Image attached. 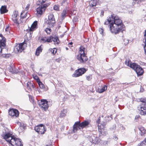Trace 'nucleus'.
Instances as JSON below:
<instances>
[{
	"label": "nucleus",
	"mask_w": 146,
	"mask_h": 146,
	"mask_svg": "<svg viewBox=\"0 0 146 146\" xmlns=\"http://www.w3.org/2000/svg\"><path fill=\"white\" fill-rule=\"evenodd\" d=\"M109 24L110 30L112 33L115 34L119 33L120 32H123L125 29V25L118 17L111 15V17L108 18L104 24Z\"/></svg>",
	"instance_id": "nucleus-1"
},
{
	"label": "nucleus",
	"mask_w": 146,
	"mask_h": 146,
	"mask_svg": "<svg viewBox=\"0 0 146 146\" xmlns=\"http://www.w3.org/2000/svg\"><path fill=\"white\" fill-rule=\"evenodd\" d=\"M1 136L12 146H23L20 139L14 137L12 134L5 130H3Z\"/></svg>",
	"instance_id": "nucleus-2"
},
{
	"label": "nucleus",
	"mask_w": 146,
	"mask_h": 146,
	"mask_svg": "<svg viewBox=\"0 0 146 146\" xmlns=\"http://www.w3.org/2000/svg\"><path fill=\"white\" fill-rule=\"evenodd\" d=\"M87 54V49L84 46H81L79 48L78 54L77 56V59L81 63H85L88 59Z\"/></svg>",
	"instance_id": "nucleus-3"
},
{
	"label": "nucleus",
	"mask_w": 146,
	"mask_h": 146,
	"mask_svg": "<svg viewBox=\"0 0 146 146\" xmlns=\"http://www.w3.org/2000/svg\"><path fill=\"white\" fill-rule=\"evenodd\" d=\"M50 103V102L47 101L46 100L42 99L38 101V104L39 106L42 110L46 111L48 108V104Z\"/></svg>",
	"instance_id": "nucleus-4"
},
{
	"label": "nucleus",
	"mask_w": 146,
	"mask_h": 146,
	"mask_svg": "<svg viewBox=\"0 0 146 146\" xmlns=\"http://www.w3.org/2000/svg\"><path fill=\"white\" fill-rule=\"evenodd\" d=\"M26 45L24 42L17 44L14 48L15 52L16 53L21 52L24 50L25 47L27 46Z\"/></svg>",
	"instance_id": "nucleus-5"
},
{
	"label": "nucleus",
	"mask_w": 146,
	"mask_h": 146,
	"mask_svg": "<svg viewBox=\"0 0 146 146\" xmlns=\"http://www.w3.org/2000/svg\"><path fill=\"white\" fill-rule=\"evenodd\" d=\"M35 131L39 134H44L46 131V129L42 124H40L35 127Z\"/></svg>",
	"instance_id": "nucleus-6"
},
{
	"label": "nucleus",
	"mask_w": 146,
	"mask_h": 146,
	"mask_svg": "<svg viewBox=\"0 0 146 146\" xmlns=\"http://www.w3.org/2000/svg\"><path fill=\"white\" fill-rule=\"evenodd\" d=\"M86 69L84 68H80L76 70L74 73L72 75V76L75 77H77L82 76L86 72Z\"/></svg>",
	"instance_id": "nucleus-7"
},
{
	"label": "nucleus",
	"mask_w": 146,
	"mask_h": 146,
	"mask_svg": "<svg viewBox=\"0 0 146 146\" xmlns=\"http://www.w3.org/2000/svg\"><path fill=\"white\" fill-rule=\"evenodd\" d=\"M125 64L128 66L132 68L135 71V70L138 66L139 67V65L134 63H132L131 61L129 60H127L125 62Z\"/></svg>",
	"instance_id": "nucleus-8"
},
{
	"label": "nucleus",
	"mask_w": 146,
	"mask_h": 146,
	"mask_svg": "<svg viewBox=\"0 0 146 146\" xmlns=\"http://www.w3.org/2000/svg\"><path fill=\"white\" fill-rule=\"evenodd\" d=\"M5 39L2 35L0 34V54L2 53V50L5 46Z\"/></svg>",
	"instance_id": "nucleus-9"
},
{
	"label": "nucleus",
	"mask_w": 146,
	"mask_h": 146,
	"mask_svg": "<svg viewBox=\"0 0 146 146\" xmlns=\"http://www.w3.org/2000/svg\"><path fill=\"white\" fill-rule=\"evenodd\" d=\"M142 103L140 105V108L139 110L140 111V113L142 115L146 114V104L145 102Z\"/></svg>",
	"instance_id": "nucleus-10"
},
{
	"label": "nucleus",
	"mask_w": 146,
	"mask_h": 146,
	"mask_svg": "<svg viewBox=\"0 0 146 146\" xmlns=\"http://www.w3.org/2000/svg\"><path fill=\"white\" fill-rule=\"evenodd\" d=\"M19 17L18 12L16 11L14 12L12 15V19L14 22L17 25H18L19 24L18 21Z\"/></svg>",
	"instance_id": "nucleus-11"
},
{
	"label": "nucleus",
	"mask_w": 146,
	"mask_h": 146,
	"mask_svg": "<svg viewBox=\"0 0 146 146\" xmlns=\"http://www.w3.org/2000/svg\"><path fill=\"white\" fill-rule=\"evenodd\" d=\"M106 124V122H104L103 123H102L100 125H98V131L102 135H105L107 133L106 131H104V126Z\"/></svg>",
	"instance_id": "nucleus-12"
},
{
	"label": "nucleus",
	"mask_w": 146,
	"mask_h": 146,
	"mask_svg": "<svg viewBox=\"0 0 146 146\" xmlns=\"http://www.w3.org/2000/svg\"><path fill=\"white\" fill-rule=\"evenodd\" d=\"M9 115L13 117H17L18 116L19 114L18 110L14 109L10 110L9 112Z\"/></svg>",
	"instance_id": "nucleus-13"
},
{
	"label": "nucleus",
	"mask_w": 146,
	"mask_h": 146,
	"mask_svg": "<svg viewBox=\"0 0 146 146\" xmlns=\"http://www.w3.org/2000/svg\"><path fill=\"white\" fill-rule=\"evenodd\" d=\"M81 124L80 121H77L75 123L73 126V131L74 132H76L77 130L82 129L80 127Z\"/></svg>",
	"instance_id": "nucleus-14"
},
{
	"label": "nucleus",
	"mask_w": 146,
	"mask_h": 146,
	"mask_svg": "<svg viewBox=\"0 0 146 146\" xmlns=\"http://www.w3.org/2000/svg\"><path fill=\"white\" fill-rule=\"evenodd\" d=\"M52 38V36H50L49 37H43L41 38L40 42L43 43H45L46 42H51Z\"/></svg>",
	"instance_id": "nucleus-15"
},
{
	"label": "nucleus",
	"mask_w": 146,
	"mask_h": 146,
	"mask_svg": "<svg viewBox=\"0 0 146 146\" xmlns=\"http://www.w3.org/2000/svg\"><path fill=\"white\" fill-rule=\"evenodd\" d=\"M46 9L45 7L40 6L36 9L37 13L38 15H41L43 12H44Z\"/></svg>",
	"instance_id": "nucleus-16"
},
{
	"label": "nucleus",
	"mask_w": 146,
	"mask_h": 146,
	"mask_svg": "<svg viewBox=\"0 0 146 146\" xmlns=\"http://www.w3.org/2000/svg\"><path fill=\"white\" fill-rule=\"evenodd\" d=\"M136 72L138 76H140L142 75L144 73V71L143 69L139 66L138 67L135 71Z\"/></svg>",
	"instance_id": "nucleus-17"
},
{
	"label": "nucleus",
	"mask_w": 146,
	"mask_h": 146,
	"mask_svg": "<svg viewBox=\"0 0 146 146\" xmlns=\"http://www.w3.org/2000/svg\"><path fill=\"white\" fill-rule=\"evenodd\" d=\"M37 22L36 21H34L29 29L30 31H34L37 28Z\"/></svg>",
	"instance_id": "nucleus-18"
},
{
	"label": "nucleus",
	"mask_w": 146,
	"mask_h": 146,
	"mask_svg": "<svg viewBox=\"0 0 146 146\" xmlns=\"http://www.w3.org/2000/svg\"><path fill=\"white\" fill-rule=\"evenodd\" d=\"M140 131V133L141 136H144L146 133V129L143 127H140L138 128Z\"/></svg>",
	"instance_id": "nucleus-19"
},
{
	"label": "nucleus",
	"mask_w": 146,
	"mask_h": 146,
	"mask_svg": "<svg viewBox=\"0 0 146 146\" xmlns=\"http://www.w3.org/2000/svg\"><path fill=\"white\" fill-rule=\"evenodd\" d=\"M29 16V14L28 13L27 11H23L21 13L20 16L21 18L23 19L27 17L28 18Z\"/></svg>",
	"instance_id": "nucleus-20"
},
{
	"label": "nucleus",
	"mask_w": 146,
	"mask_h": 146,
	"mask_svg": "<svg viewBox=\"0 0 146 146\" xmlns=\"http://www.w3.org/2000/svg\"><path fill=\"white\" fill-rule=\"evenodd\" d=\"M55 23V21H52L50 20H47L46 23L48 26L50 27H53Z\"/></svg>",
	"instance_id": "nucleus-21"
},
{
	"label": "nucleus",
	"mask_w": 146,
	"mask_h": 146,
	"mask_svg": "<svg viewBox=\"0 0 146 146\" xmlns=\"http://www.w3.org/2000/svg\"><path fill=\"white\" fill-rule=\"evenodd\" d=\"M98 0H91L89 3L90 6L91 7L95 6L98 3Z\"/></svg>",
	"instance_id": "nucleus-22"
},
{
	"label": "nucleus",
	"mask_w": 146,
	"mask_h": 146,
	"mask_svg": "<svg viewBox=\"0 0 146 146\" xmlns=\"http://www.w3.org/2000/svg\"><path fill=\"white\" fill-rule=\"evenodd\" d=\"M89 121H84L81 123H80L81 125L80 127H82V129L88 126L89 124Z\"/></svg>",
	"instance_id": "nucleus-23"
},
{
	"label": "nucleus",
	"mask_w": 146,
	"mask_h": 146,
	"mask_svg": "<svg viewBox=\"0 0 146 146\" xmlns=\"http://www.w3.org/2000/svg\"><path fill=\"white\" fill-rule=\"evenodd\" d=\"M42 49L41 46L38 47L36 50L35 52L36 55L37 56H39L40 53L42 52Z\"/></svg>",
	"instance_id": "nucleus-24"
},
{
	"label": "nucleus",
	"mask_w": 146,
	"mask_h": 146,
	"mask_svg": "<svg viewBox=\"0 0 146 146\" xmlns=\"http://www.w3.org/2000/svg\"><path fill=\"white\" fill-rule=\"evenodd\" d=\"M8 10L7 9L6 7L5 6H3L1 7L0 9V12L1 14H4L7 12Z\"/></svg>",
	"instance_id": "nucleus-25"
},
{
	"label": "nucleus",
	"mask_w": 146,
	"mask_h": 146,
	"mask_svg": "<svg viewBox=\"0 0 146 146\" xmlns=\"http://www.w3.org/2000/svg\"><path fill=\"white\" fill-rule=\"evenodd\" d=\"M52 38L51 39V42L53 41L54 42L55 44H58L59 42L58 38L57 37H53L52 36Z\"/></svg>",
	"instance_id": "nucleus-26"
},
{
	"label": "nucleus",
	"mask_w": 146,
	"mask_h": 146,
	"mask_svg": "<svg viewBox=\"0 0 146 146\" xmlns=\"http://www.w3.org/2000/svg\"><path fill=\"white\" fill-rule=\"evenodd\" d=\"M67 110L65 109H63L61 111L60 115V117H64L66 115V113H67Z\"/></svg>",
	"instance_id": "nucleus-27"
},
{
	"label": "nucleus",
	"mask_w": 146,
	"mask_h": 146,
	"mask_svg": "<svg viewBox=\"0 0 146 146\" xmlns=\"http://www.w3.org/2000/svg\"><path fill=\"white\" fill-rule=\"evenodd\" d=\"M107 86L106 85H104L103 87L101 89L99 88L98 89V92L99 93H102L105 90H107Z\"/></svg>",
	"instance_id": "nucleus-28"
},
{
	"label": "nucleus",
	"mask_w": 146,
	"mask_h": 146,
	"mask_svg": "<svg viewBox=\"0 0 146 146\" xmlns=\"http://www.w3.org/2000/svg\"><path fill=\"white\" fill-rule=\"evenodd\" d=\"M67 12L66 10H64L61 13V18L62 20L64 19L66 16Z\"/></svg>",
	"instance_id": "nucleus-29"
},
{
	"label": "nucleus",
	"mask_w": 146,
	"mask_h": 146,
	"mask_svg": "<svg viewBox=\"0 0 146 146\" xmlns=\"http://www.w3.org/2000/svg\"><path fill=\"white\" fill-rule=\"evenodd\" d=\"M37 82L40 88L44 89V85L40 81V79H38Z\"/></svg>",
	"instance_id": "nucleus-30"
},
{
	"label": "nucleus",
	"mask_w": 146,
	"mask_h": 146,
	"mask_svg": "<svg viewBox=\"0 0 146 146\" xmlns=\"http://www.w3.org/2000/svg\"><path fill=\"white\" fill-rule=\"evenodd\" d=\"M48 20L55 21V18L53 15L52 14H50L48 16Z\"/></svg>",
	"instance_id": "nucleus-31"
},
{
	"label": "nucleus",
	"mask_w": 146,
	"mask_h": 146,
	"mask_svg": "<svg viewBox=\"0 0 146 146\" xmlns=\"http://www.w3.org/2000/svg\"><path fill=\"white\" fill-rule=\"evenodd\" d=\"M144 39L145 40V45L144 46L145 53L146 54V30L145 31V34L144 35Z\"/></svg>",
	"instance_id": "nucleus-32"
},
{
	"label": "nucleus",
	"mask_w": 146,
	"mask_h": 146,
	"mask_svg": "<svg viewBox=\"0 0 146 146\" xmlns=\"http://www.w3.org/2000/svg\"><path fill=\"white\" fill-rule=\"evenodd\" d=\"M138 146H146V138Z\"/></svg>",
	"instance_id": "nucleus-33"
},
{
	"label": "nucleus",
	"mask_w": 146,
	"mask_h": 146,
	"mask_svg": "<svg viewBox=\"0 0 146 146\" xmlns=\"http://www.w3.org/2000/svg\"><path fill=\"white\" fill-rule=\"evenodd\" d=\"M95 141H94L93 142L95 143V144H98L100 142L101 143V140H100L99 138H96L95 139Z\"/></svg>",
	"instance_id": "nucleus-34"
},
{
	"label": "nucleus",
	"mask_w": 146,
	"mask_h": 146,
	"mask_svg": "<svg viewBox=\"0 0 146 146\" xmlns=\"http://www.w3.org/2000/svg\"><path fill=\"white\" fill-rule=\"evenodd\" d=\"M19 127L21 128H22L23 129H24L26 127V125L25 124H24L22 122L21 123Z\"/></svg>",
	"instance_id": "nucleus-35"
},
{
	"label": "nucleus",
	"mask_w": 146,
	"mask_h": 146,
	"mask_svg": "<svg viewBox=\"0 0 146 146\" xmlns=\"http://www.w3.org/2000/svg\"><path fill=\"white\" fill-rule=\"evenodd\" d=\"M50 50L51 52V53L53 54H55L57 51L56 49V48H54L53 49H51Z\"/></svg>",
	"instance_id": "nucleus-36"
},
{
	"label": "nucleus",
	"mask_w": 146,
	"mask_h": 146,
	"mask_svg": "<svg viewBox=\"0 0 146 146\" xmlns=\"http://www.w3.org/2000/svg\"><path fill=\"white\" fill-rule=\"evenodd\" d=\"M86 78L88 81L91 80L92 78V75H89L88 76H86Z\"/></svg>",
	"instance_id": "nucleus-37"
},
{
	"label": "nucleus",
	"mask_w": 146,
	"mask_h": 146,
	"mask_svg": "<svg viewBox=\"0 0 146 146\" xmlns=\"http://www.w3.org/2000/svg\"><path fill=\"white\" fill-rule=\"evenodd\" d=\"M45 32L48 34H50L51 31V29L50 28H47L45 30Z\"/></svg>",
	"instance_id": "nucleus-38"
},
{
	"label": "nucleus",
	"mask_w": 146,
	"mask_h": 146,
	"mask_svg": "<svg viewBox=\"0 0 146 146\" xmlns=\"http://www.w3.org/2000/svg\"><path fill=\"white\" fill-rule=\"evenodd\" d=\"M31 82H28L27 83V88L28 89H31Z\"/></svg>",
	"instance_id": "nucleus-39"
},
{
	"label": "nucleus",
	"mask_w": 146,
	"mask_h": 146,
	"mask_svg": "<svg viewBox=\"0 0 146 146\" xmlns=\"http://www.w3.org/2000/svg\"><path fill=\"white\" fill-rule=\"evenodd\" d=\"M59 7L58 5H55L54 7V10L58 11L59 9Z\"/></svg>",
	"instance_id": "nucleus-40"
},
{
	"label": "nucleus",
	"mask_w": 146,
	"mask_h": 146,
	"mask_svg": "<svg viewBox=\"0 0 146 146\" xmlns=\"http://www.w3.org/2000/svg\"><path fill=\"white\" fill-rule=\"evenodd\" d=\"M107 143H108V142L106 141H104L101 140L100 143L102 145H106L107 144Z\"/></svg>",
	"instance_id": "nucleus-41"
},
{
	"label": "nucleus",
	"mask_w": 146,
	"mask_h": 146,
	"mask_svg": "<svg viewBox=\"0 0 146 146\" xmlns=\"http://www.w3.org/2000/svg\"><path fill=\"white\" fill-rule=\"evenodd\" d=\"M78 17L75 16L73 19V21L74 22H77L78 21Z\"/></svg>",
	"instance_id": "nucleus-42"
},
{
	"label": "nucleus",
	"mask_w": 146,
	"mask_h": 146,
	"mask_svg": "<svg viewBox=\"0 0 146 146\" xmlns=\"http://www.w3.org/2000/svg\"><path fill=\"white\" fill-rule=\"evenodd\" d=\"M30 6V5L29 4H28L26 5L25 8V10L26 11H27L29 9Z\"/></svg>",
	"instance_id": "nucleus-43"
},
{
	"label": "nucleus",
	"mask_w": 146,
	"mask_h": 146,
	"mask_svg": "<svg viewBox=\"0 0 146 146\" xmlns=\"http://www.w3.org/2000/svg\"><path fill=\"white\" fill-rule=\"evenodd\" d=\"M12 70V72L13 73L17 74L19 72V71L18 70H15L14 69H13Z\"/></svg>",
	"instance_id": "nucleus-44"
},
{
	"label": "nucleus",
	"mask_w": 146,
	"mask_h": 146,
	"mask_svg": "<svg viewBox=\"0 0 146 146\" xmlns=\"http://www.w3.org/2000/svg\"><path fill=\"white\" fill-rule=\"evenodd\" d=\"M100 117H99L98 118V120L97 121V123L98 124V125H99V124L100 122Z\"/></svg>",
	"instance_id": "nucleus-45"
},
{
	"label": "nucleus",
	"mask_w": 146,
	"mask_h": 146,
	"mask_svg": "<svg viewBox=\"0 0 146 146\" xmlns=\"http://www.w3.org/2000/svg\"><path fill=\"white\" fill-rule=\"evenodd\" d=\"M99 31L100 32L101 34H102L103 33V29L102 28H100L99 29Z\"/></svg>",
	"instance_id": "nucleus-46"
},
{
	"label": "nucleus",
	"mask_w": 146,
	"mask_h": 146,
	"mask_svg": "<svg viewBox=\"0 0 146 146\" xmlns=\"http://www.w3.org/2000/svg\"><path fill=\"white\" fill-rule=\"evenodd\" d=\"M46 1V0H40L39 2L42 4L45 3Z\"/></svg>",
	"instance_id": "nucleus-47"
},
{
	"label": "nucleus",
	"mask_w": 146,
	"mask_h": 146,
	"mask_svg": "<svg viewBox=\"0 0 146 146\" xmlns=\"http://www.w3.org/2000/svg\"><path fill=\"white\" fill-rule=\"evenodd\" d=\"M31 87H32L33 88H35V86L34 85V84H33V82H31Z\"/></svg>",
	"instance_id": "nucleus-48"
},
{
	"label": "nucleus",
	"mask_w": 146,
	"mask_h": 146,
	"mask_svg": "<svg viewBox=\"0 0 146 146\" xmlns=\"http://www.w3.org/2000/svg\"><path fill=\"white\" fill-rule=\"evenodd\" d=\"M21 123V122H19V121H17V122H16L15 123L17 125L19 126H20Z\"/></svg>",
	"instance_id": "nucleus-49"
},
{
	"label": "nucleus",
	"mask_w": 146,
	"mask_h": 146,
	"mask_svg": "<svg viewBox=\"0 0 146 146\" xmlns=\"http://www.w3.org/2000/svg\"><path fill=\"white\" fill-rule=\"evenodd\" d=\"M104 12L103 11H101V14H100L101 17H102L103 16L104 14Z\"/></svg>",
	"instance_id": "nucleus-50"
},
{
	"label": "nucleus",
	"mask_w": 146,
	"mask_h": 146,
	"mask_svg": "<svg viewBox=\"0 0 146 146\" xmlns=\"http://www.w3.org/2000/svg\"><path fill=\"white\" fill-rule=\"evenodd\" d=\"M141 102H145L146 104V99H143L141 100Z\"/></svg>",
	"instance_id": "nucleus-51"
},
{
	"label": "nucleus",
	"mask_w": 146,
	"mask_h": 146,
	"mask_svg": "<svg viewBox=\"0 0 146 146\" xmlns=\"http://www.w3.org/2000/svg\"><path fill=\"white\" fill-rule=\"evenodd\" d=\"M34 78L35 79H36L37 80V81H38V79H39L38 78V77L37 76H35L34 77Z\"/></svg>",
	"instance_id": "nucleus-52"
},
{
	"label": "nucleus",
	"mask_w": 146,
	"mask_h": 146,
	"mask_svg": "<svg viewBox=\"0 0 146 146\" xmlns=\"http://www.w3.org/2000/svg\"><path fill=\"white\" fill-rule=\"evenodd\" d=\"M73 44V43L72 42H71L68 44V45L69 46H70L71 47H72V44Z\"/></svg>",
	"instance_id": "nucleus-53"
},
{
	"label": "nucleus",
	"mask_w": 146,
	"mask_h": 146,
	"mask_svg": "<svg viewBox=\"0 0 146 146\" xmlns=\"http://www.w3.org/2000/svg\"><path fill=\"white\" fill-rule=\"evenodd\" d=\"M113 138L114 139V140H117L118 139L117 137H114Z\"/></svg>",
	"instance_id": "nucleus-54"
},
{
	"label": "nucleus",
	"mask_w": 146,
	"mask_h": 146,
	"mask_svg": "<svg viewBox=\"0 0 146 146\" xmlns=\"http://www.w3.org/2000/svg\"><path fill=\"white\" fill-rule=\"evenodd\" d=\"M9 29V27H7L6 28V29H5V31H8V29Z\"/></svg>",
	"instance_id": "nucleus-55"
},
{
	"label": "nucleus",
	"mask_w": 146,
	"mask_h": 146,
	"mask_svg": "<svg viewBox=\"0 0 146 146\" xmlns=\"http://www.w3.org/2000/svg\"><path fill=\"white\" fill-rule=\"evenodd\" d=\"M139 117V116H138V115H136V116H135V119H138V117Z\"/></svg>",
	"instance_id": "nucleus-56"
},
{
	"label": "nucleus",
	"mask_w": 146,
	"mask_h": 146,
	"mask_svg": "<svg viewBox=\"0 0 146 146\" xmlns=\"http://www.w3.org/2000/svg\"><path fill=\"white\" fill-rule=\"evenodd\" d=\"M67 0H63V3H65V2L67 1Z\"/></svg>",
	"instance_id": "nucleus-57"
},
{
	"label": "nucleus",
	"mask_w": 146,
	"mask_h": 146,
	"mask_svg": "<svg viewBox=\"0 0 146 146\" xmlns=\"http://www.w3.org/2000/svg\"><path fill=\"white\" fill-rule=\"evenodd\" d=\"M60 60H58V59H57L56 60V61L57 62H59V61Z\"/></svg>",
	"instance_id": "nucleus-58"
},
{
	"label": "nucleus",
	"mask_w": 146,
	"mask_h": 146,
	"mask_svg": "<svg viewBox=\"0 0 146 146\" xmlns=\"http://www.w3.org/2000/svg\"><path fill=\"white\" fill-rule=\"evenodd\" d=\"M66 49L67 50H68V48L67 47L66 48Z\"/></svg>",
	"instance_id": "nucleus-59"
},
{
	"label": "nucleus",
	"mask_w": 146,
	"mask_h": 146,
	"mask_svg": "<svg viewBox=\"0 0 146 146\" xmlns=\"http://www.w3.org/2000/svg\"><path fill=\"white\" fill-rule=\"evenodd\" d=\"M109 116H107V117H106V118H107H107H109Z\"/></svg>",
	"instance_id": "nucleus-60"
}]
</instances>
